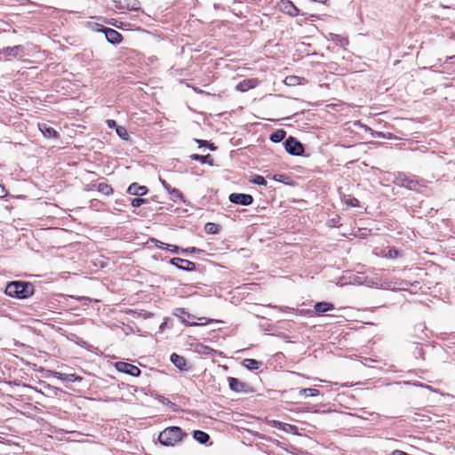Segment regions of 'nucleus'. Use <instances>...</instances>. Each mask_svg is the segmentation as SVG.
<instances>
[{
    "label": "nucleus",
    "instance_id": "obj_1",
    "mask_svg": "<svg viewBox=\"0 0 455 455\" xmlns=\"http://www.w3.org/2000/svg\"><path fill=\"white\" fill-rule=\"evenodd\" d=\"M5 293L13 298L27 299L33 295L34 288L32 284L28 283L15 281L6 285Z\"/></svg>",
    "mask_w": 455,
    "mask_h": 455
},
{
    "label": "nucleus",
    "instance_id": "obj_2",
    "mask_svg": "<svg viewBox=\"0 0 455 455\" xmlns=\"http://www.w3.org/2000/svg\"><path fill=\"white\" fill-rule=\"evenodd\" d=\"M182 436L183 433L180 427H170L159 434L158 440L164 446H173L181 441Z\"/></svg>",
    "mask_w": 455,
    "mask_h": 455
},
{
    "label": "nucleus",
    "instance_id": "obj_3",
    "mask_svg": "<svg viewBox=\"0 0 455 455\" xmlns=\"http://www.w3.org/2000/svg\"><path fill=\"white\" fill-rule=\"evenodd\" d=\"M285 149L288 153L294 156H300L304 151L302 144L292 137H289L286 140Z\"/></svg>",
    "mask_w": 455,
    "mask_h": 455
},
{
    "label": "nucleus",
    "instance_id": "obj_4",
    "mask_svg": "<svg viewBox=\"0 0 455 455\" xmlns=\"http://www.w3.org/2000/svg\"><path fill=\"white\" fill-rule=\"evenodd\" d=\"M115 367L118 371L124 372L131 376L137 377L140 374V370L137 366L125 362H117Z\"/></svg>",
    "mask_w": 455,
    "mask_h": 455
},
{
    "label": "nucleus",
    "instance_id": "obj_5",
    "mask_svg": "<svg viewBox=\"0 0 455 455\" xmlns=\"http://www.w3.org/2000/svg\"><path fill=\"white\" fill-rule=\"evenodd\" d=\"M229 199L232 203L241 205H250L253 201L251 195L238 193L231 194Z\"/></svg>",
    "mask_w": 455,
    "mask_h": 455
},
{
    "label": "nucleus",
    "instance_id": "obj_6",
    "mask_svg": "<svg viewBox=\"0 0 455 455\" xmlns=\"http://www.w3.org/2000/svg\"><path fill=\"white\" fill-rule=\"evenodd\" d=\"M171 264L178 267L180 269L188 271H192L196 268V264L194 262L180 258H173L171 260Z\"/></svg>",
    "mask_w": 455,
    "mask_h": 455
},
{
    "label": "nucleus",
    "instance_id": "obj_7",
    "mask_svg": "<svg viewBox=\"0 0 455 455\" xmlns=\"http://www.w3.org/2000/svg\"><path fill=\"white\" fill-rule=\"evenodd\" d=\"M396 182L398 185L402 186V187H405L409 189H416L417 188V185H418V181L417 180H414L405 175H402L400 174L397 178H396Z\"/></svg>",
    "mask_w": 455,
    "mask_h": 455
},
{
    "label": "nucleus",
    "instance_id": "obj_8",
    "mask_svg": "<svg viewBox=\"0 0 455 455\" xmlns=\"http://www.w3.org/2000/svg\"><path fill=\"white\" fill-rule=\"evenodd\" d=\"M280 9L291 16H296L299 13L297 7L289 0H282Z\"/></svg>",
    "mask_w": 455,
    "mask_h": 455
},
{
    "label": "nucleus",
    "instance_id": "obj_9",
    "mask_svg": "<svg viewBox=\"0 0 455 455\" xmlns=\"http://www.w3.org/2000/svg\"><path fill=\"white\" fill-rule=\"evenodd\" d=\"M258 84H259V82L257 79H254V78L246 79V80L240 82L236 85V90H238L240 92H247L250 89L255 88L258 85Z\"/></svg>",
    "mask_w": 455,
    "mask_h": 455
},
{
    "label": "nucleus",
    "instance_id": "obj_10",
    "mask_svg": "<svg viewBox=\"0 0 455 455\" xmlns=\"http://www.w3.org/2000/svg\"><path fill=\"white\" fill-rule=\"evenodd\" d=\"M53 376L62 381H69V382L81 381L83 379L82 377L77 376L76 374L64 373V372H59V371H55L53 373Z\"/></svg>",
    "mask_w": 455,
    "mask_h": 455
},
{
    "label": "nucleus",
    "instance_id": "obj_11",
    "mask_svg": "<svg viewBox=\"0 0 455 455\" xmlns=\"http://www.w3.org/2000/svg\"><path fill=\"white\" fill-rule=\"evenodd\" d=\"M175 315L179 317L180 321L181 323H185L186 325L196 326V325L198 324L196 323H189L188 321L187 315H182L180 312V314H175ZM197 319L200 321V323H199L200 325H205V324H207V323H211L212 321V320H211L209 318H206V317H199Z\"/></svg>",
    "mask_w": 455,
    "mask_h": 455
},
{
    "label": "nucleus",
    "instance_id": "obj_12",
    "mask_svg": "<svg viewBox=\"0 0 455 455\" xmlns=\"http://www.w3.org/2000/svg\"><path fill=\"white\" fill-rule=\"evenodd\" d=\"M105 36L107 40L112 44L119 43L122 40V36L113 28H107Z\"/></svg>",
    "mask_w": 455,
    "mask_h": 455
},
{
    "label": "nucleus",
    "instance_id": "obj_13",
    "mask_svg": "<svg viewBox=\"0 0 455 455\" xmlns=\"http://www.w3.org/2000/svg\"><path fill=\"white\" fill-rule=\"evenodd\" d=\"M127 192L134 196H143L147 194L148 188L145 186H140L137 183H132L129 186Z\"/></svg>",
    "mask_w": 455,
    "mask_h": 455
},
{
    "label": "nucleus",
    "instance_id": "obj_14",
    "mask_svg": "<svg viewBox=\"0 0 455 455\" xmlns=\"http://www.w3.org/2000/svg\"><path fill=\"white\" fill-rule=\"evenodd\" d=\"M171 361L180 370H181V371L188 370L187 361H186V359L183 356H180V355H179L177 354H173L171 356Z\"/></svg>",
    "mask_w": 455,
    "mask_h": 455
},
{
    "label": "nucleus",
    "instance_id": "obj_15",
    "mask_svg": "<svg viewBox=\"0 0 455 455\" xmlns=\"http://www.w3.org/2000/svg\"><path fill=\"white\" fill-rule=\"evenodd\" d=\"M38 128L45 138H56L57 132L46 124H39Z\"/></svg>",
    "mask_w": 455,
    "mask_h": 455
},
{
    "label": "nucleus",
    "instance_id": "obj_16",
    "mask_svg": "<svg viewBox=\"0 0 455 455\" xmlns=\"http://www.w3.org/2000/svg\"><path fill=\"white\" fill-rule=\"evenodd\" d=\"M334 306L328 302H318L315 305V310L317 313H325L332 310Z\"/></svg>",
    "mask_w": 455,
    "mask_h": 455
},
{
    "label": "nucleus",
    "instance_id": "obj_17",
    "mask_svg": "<svg viewBox=\"0 0 455 455\" xmlns=\"http://www.w3.org/2000/svg\"><path fill=\"white\" fill-rule=\"evenodd\" d=\"M229 387L235 392H240L243 389L244 385L235 378H228Z\"/></svg>",
    "mask_w": 455,
    "mask_h": 455
},
{
    "label": "nucleus",
    "instance_id": "obj_18",
    "mask_svg": "<svg viewBox=\"0 0 455 455\" xmlns=\"http://www.w3.org/2000/svg\"><path fill=\"white\" fill-rule=\"evenodd\" d=\"M162 184L164 185V187L165 188V189H167L168 191H170L171 195H172V199L173 201H177V199H180V200H182L183 199V196L182 194L178 190V189H175V188H172V190L170 189V185L166 183V181L164 180H162Z\"/></svg>",
    "mask_w": 455,
    "mask_h": 455
},
{
    "label": "nucleus",
    "instance_id": "obj_19",
    "mask_svg": "<svg viewBox=\"0 0 455 455\" xmlns=\"http://www.w3.org/2000/svg\"><path fill=\"white\" fill-rule=\"evenodd\" d=\"M243 365L249 370H258L259 368L260 363L255 359H244L243 361Z\"/></svg>",
    "mask_w": 455,
    "mask_h": 455
},
{
    "label": "nucleus",
    "instance_id": "obj_20",
    "mask_svg": "<svg viewBox=\"0 0 455 455\" xmlns=\"http://www.w3.org/2000/svg\"><path fill=\"white\" fill-rule=\"evenodd\" d=\"M97 190L105 196H109L113 193V188L107 183H100L97 187Z\"/></svg>",
    "mask_w": 455,
    "mask_h": 455
},
{
    "label": "nucleus",
    "instance_id": "obj_21",
    "mask_svg": "<svg viewBox=\"0 0 455 455\" xmlns=\"http://www.w3.org/2000/svg\"><path fill=\"white\" fill-rule=\"evenodd\" d=\"M194 437L200 443H205L209 440L208 434H206V433H204L203 431H200V430H196L194 432Z\"/></svg>",
    "mask_w": 455,
    "mask_h": 455
},
{
    "label": "nucleus",
    "instance_id": "obj_22",
    "mask_svg": "<svg viewBox=\"0 0 455 455\" xmlns=\"http://www.w3.org/2000/svg\"><path fill=\"white\" fill-rule=\"evenodd\" d=\"M285 132L283 130H278L271 134L270 140L273 142H280L282 141L285 137Z\"/></svg>",
    "mask_w": 455,
    "mask_h": 455
},
{
    "label": "nucleus",
    "instance_id": "obj_23",
    "mask_svg": "<svg viewBox=\"0 0 455 455\" xmlns=\"http://www.w3.org/2000/svg\"><path fill=\"white\" fill-rule=\"evenodd\" d=\"M301 78L296 76H290L284 79V84L289 86H295L299 84Z\"/></svg>",
    "mask_w": 455,
    "mask_h": 455
},
{
    "label": "nucleus",
    "instance_id": "obj_24",
    "mask_svg": "<svg viewBox=\"0 0 455 455\" xmlns=\"http://www.w3.org/2000/svg\"><path fill=\"white\" fill-rule=\"evenodd\" d=\"M6 55L18 56L21 52L20 46L7 47L3 50Z\"/></svg>",
    "mask_w": 455,
    "mask_h": 455
},
{
    "label": "nucleus",
    "instance_id": "obj_25",
    "mask_svg": "<svg viewBox=\"0 0 455 455\" xmlns=\"http://www.w3.org/2000/svg\"><path fill=\"white\" fill-rule=\"evenodd\" d=\"M205 231L208 234H217L220 230V226L215 223H207L204 227Z\"/></svg>",
    "mask_w": 455,
    "mask_h": 455
},
{
    "label": "nucleus",
    "instance_id": "obj_26",
    "mask_svg": "<svg viewBox=\"0 0 455 455\" xmlns=\"http://www.w3.org/2000/svg\"><path fill=\"white\" fill-rule=\"evenodd\" d=\"M299 394L306 396H316L319 395V391L315 388H303L299 391Z\"/></svg>",
    "mask_w": 455,
    "mask_h": 455
},
{
    "label": "nucleus",
    "instance_id": "obj_27",
    "mask_svg": "<svg viewBox=\"0 0 455 455\" xmlns=\"http://www.w3.org/2000/svg\"><path fill=\"white\" fill-rule=\"evenodd\" d=\"M116 133L118 134V136L120 138H122L123 140H127L129 139V134L124 127L118 126V127H116Z\"/></svg>",
    "mask_w": 455,
    "mask_h": 455
},
{
    "label": "nucleus",
    "instance_id": "obj_28",
    "mask_svg": "<svg viewBox=\"0 0 455 455\" xmlns=\"http://www.w3.org/2000/svg\"><path fill=\"white\" fill-rule=\"evenodd\" d=\"M251 181L257 185H261V186L267 185V181H266L265 178L262 176H259V175H254L251 178Z\"/></svg>",
    "mask_w": 455,
    "mask_h": 455
},
{
    "label": "nucleus",
    "instance_id": "obj_29",
    "mask_svg": "<svg viewBox=\"0 0 455 455\" xmlns=\"http://www.w3.org/2000/svg\"><path fill=\"white\" fill-rule=\"evenodd\" d=\"M344 203L351 207H358L359 206V201L356 198L354 197H344Z\"/></svg>",
    "mask_w": 455,
    "mask_h": 455
},
{
    "label": "nucleus",
    "instance_id": "obj_30",
    "mask_svg": "<svg viewBox=\"0 0 455 455\" xmlns=\"http://www.w3.org/2000/svg\"><path fill=\"white\" fill-rule=\"evenodd\" d=\"M282 430L295 434L297 432V427L291 424L283 423Z\"/></svg>",
    "mask_w": 455,
    "mask_h": 455
},
{
    "label": "nucleus",
    "instance_id": "obj_31",
    "mask_svg": "<svg viewBox=\"0 0 455 455\" xmlns=\"http://www.w3.org/2000/svg\"><path fill=\"white\" fill-rule=\"evenodd\" d=\"M146 200L145 199H142V198H134L132 200V203L131 204L133 206V207H140L141 206L142 204H146Z\"/></svg>",
    "mask_w": 455,
    "mask_h": 455
},
{
    "label": "nucleus",
    "instance_id": "obj_32",
    "mask_svg": "<svg viewBox=\"0 0 455 455\" xmlns=\"http://www.w3.org/2000/svg\"><path fill=\"white\" fill-rule=\"evenodd\" d=\"M399 255H400L399 251L395 249H388L387 253L386 254L387 257L391 258V259H395V258L399 257Z\"/></svg>",
    "mask_w": 455,
    "mask_h": 455
},
{
    "label": "nucleus",
    "instance_id": "obj_33",
    "mask_svg": "<svg viewBox=\"0 0 455 455\" xmlns=\"http://www.w3.org/2000/svg\"><path fill=\"white\" fill-rule=\"evenodd\" d=\"M207 157H209V156H200V155H193V156H192V158H193V159L197 160V161H200V162H202V163H205V162H206Z\"/></svg>",
    "mask_w": 455,
    "mask_h": 455
},
{
    "label": "nucleus",
    "instance_id": "obj_34",
    "mask_svg": "<svg viewBox=\"0 0 455 455\" xmlns=\"http://www.w3.org/2000/svg\"><path fill=\"white\" fill-rule=\"evenodd\" d=\"M270 425L273 427H276V428L282 429L283 426V423L280 422V421H277V420H272V421H270Z\"/></svg>",
    "mask_w": 455,
    "mask_h": 455
},
{
    "label": "nucleus",
    "instance_id": "obj_35",
    "mask_svg": "<svg viewBox=\"0 0 455 455\" xmlns=\"http://www.w3.org/2000/svg\"><path fill=\"white\" fill-rule=\"evenodd\" d=\"M154 243H156V247L158 248H162V249H166L167 248V243H162L158 240H153Z\"/></svg>",
    "mask_w": 455,
    "mask_h": 455
},
{
    "label": "nucleus",
    "instance_id": "obj_36",
    "mask_svg": "<svg viewBox=\"0 0 455 455\" xmlns=\"http://www.w3.org/2000/svg\"><path fill=\"white\" fill-rule=\"evenodd\" d=\"M178 312H180L182 315H186L188 319H196V317L189 313L184 311V309H177Z\"/></svg>",
    "mask_w": 455,
    "mask_h": 455
},
{
    "label": "nucleus",
    "instance_id": "obj_37",
    "mask_svg": "<svg viewBox=\"0 0 455 455\" xmlns=\"http://www.w3.org/2000/svg\"><path fill=\"white\" fill-rule=\"evenodd\" d=\"M106 123H107V124H108V126L109 128H116V127H117V126H116V121H114V120H110V119H108V120H107V121H106Z\"/></svg>",
    "mask_w": 455,
    "mask_h": 455
},
{
    "label": "nucleus",
    "instance_id": "obj_38",
    "mask_svg": "<svg viewBox=\"0 0 455 455\" xmlns=\"http://www.w3.org/2000/svg\"><path fill=\"white\" fill-rule=\"evenodd\" d=\"M166 249L170 250L172 252H178L180 250L178 246L172 244H168Z\"/></svg>",
    "mask_w": 455,
    "mask_h": 455
},
{
    "label": "nucleus",
    "instance_id": "obj_39",
    "mask_svg": "<svg viewBox=\"0 0 455 455\" xmlns=\"http://www.w3.org/2000/svg\"><path fill=\"white\" fill-rule=\"evenodd\" d=\"M5 195H6V192H5L4 188L2 185H0V197H4V196H5Z\"/></svg>",
    "mask_w": 455,
    "mask_h": 455
},
{
    "label": "nucleus",
    "instance_id": "obj_40",
    "mask_svg": "<svg viewBox=\"0 0 455 455\" xmlns=\"http://www.w3.org/2000/svg\"><path fill=\"white\" fill-rule=\"evenodd\" d=\"M196 251V249L195 247L183 250V251H185V252H195Z\"/></svg>",
    "mask_w": 455,
    "mask_h": 455
},
{
    "label": "nucleus",
    "instance_id": "obj_41",
    "mask_svg": "<svg viewBox=\"0 0 455 455\" xmlns=\"http://www.w3.org/2000/svg\"><path fill=\"white\" fill-rule=\"evenodd\" d=\"M376 135H377L378 137H379V138H384V137H385V136L383 135V133H382V132H377V133H376Z\"/></svg>",
    "mask_w": 455,
    "mask_h": 455
}]
</instances>
